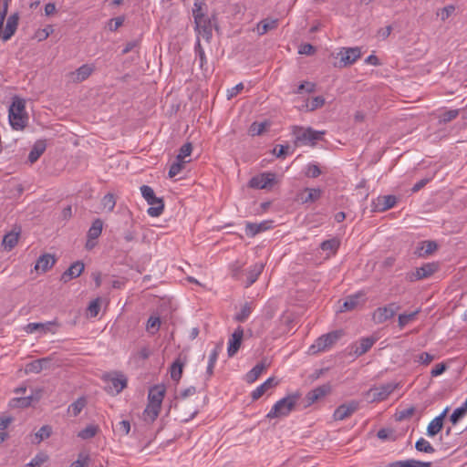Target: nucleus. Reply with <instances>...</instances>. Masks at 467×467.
I'll list each match as a JSON object with an SVG mask.
<instances>
[{"instance_id":"obj_1","label":"nucleus","mask_w":467,"mask_h":467,"mask_svg":"<svg viewBox=\"0 0 467 467\" xmlns=\"http://www.w3.org/2000/svg\"><path fill=\"white\" fill-rule=\"evenodd\" d=\"M8 119L14 130H23L28 123V114L26 111V100L14 96L8 109Z\"/></svg>"},{"instance_id":"obj_2","label":"nucleus","mask_w":467,"mask_h":467,"mask_svg":"<svg viewBox=\"0 0 467 467\" xmlns=\"http://www.w3.org/2000/svg\"><path fill=\"white\" fill-rule=\"evenodd\" d=\"M301 398V393L296 391L288 394L285 398L275 403L271 410L267 413V419H276L288 416L295 409Z\"/></svg>"},{"instance_id":"obj_3","label":"nucleus","mask_w":467,"mask_h":467,"mask_svg":"<svg viewBox=\"0 0 467 467\" xmlns=\"http://www.w3.org/2000/svg\"><path fill=\"white\" fill-rule=\"evenodd\" d=\"M342 330H335L319 337L309 348L312 354L329 349L343 336Z\"/></svg>"},{"instance_id":"obj_4","label":"nucleus","mask_w":467,"mask_h":467,"mask_svg":"<svg viewBox=\"0 0 467 467\" xmlns=\"http://www.w3.org/2000/svg\"><path fill=\"white\" fill-rule=\"evenodd\" d=\"M400 308V306L397 303H390L382 307H378L372 315V320L376 324H382L392 318Z\"/></svg>"},{"instance_id":"obj_5","label":"nucleus","mask_w":467,"mask_h":467,"mask_svg":"<svg viewBox=\"0 0 467 467\" xmlns=\"http://www.w3.org/2000/svg\"><path fill=\"white\" fill-rule=\"evenodd\" d=\"M358 409L359 401L351 400L338 406L333 413V418L335 420H344L352 416Z\"/></svg>"},{"instance_id":"obj_6","label":"nucleus","mask_w":467,"mask_h":467,"mask_svg":"<svg viewBox=\"0 0 467 467\" xmlns=\"http://www.w3.org/2000/svg\"><path fill=\"white\" fill-rule=\"evenodd\" d=\"M398 387V383L389 382L377 388L369 389L368 394L372 396L373 401L386 400Z\"/></svg>"},{"instance_id":"obj_7","label":"nucleus","mask_w":467,"mask_h":467,"mask_svg":"<svg viewBox=\"0 0 467 467\" xmlns=\"http://www.w3.org/2000/svg\"><path fill=\"white\" fill-rule=\"evenodd\" d=\"M299 133L296 134V140L304 144L315 145L316 141L320 140L325 134L324 131H317L311 128H299Z\"/></svg>"},{"instance_id":"obj_8","label":"nucleus","mask_w":467,"mask_h":467,"mask_svg":"<svg viewBox=\"0 0 467 467\" xmlns=\"http://www.w3.org/2000/svg\"><path fill=\"white\" fill-rule=\"evenodd\" d=\"M331 390L329 385H322L312 390H310L305 397V405L304 407H309L320 399L324 398L327 395Z\"/></svg>"},{"instance_id":"obj_9","label":"nucleus","mask_w":467,"mask_h":467,"mask_svg":"<svg viewBox=\"0 0 467 467\" xmlns=\"http://www.w3.org/2000/svg\"><path fill=\"white\" fill-rule=\"evenodd\" d=\"M338 56L344 66H348L355 63L360 57L361 51L359 47H342L338 52Z\"/></svg>"},{"instance_id":"obj_10","label":"nucleus","mask_w":467,"mask_h":467,"mask_svg":"<svg viewBox=\"0 0 467 467\" xmlns=\"http://www.w3.org/2000/svg\"><path fill=\"white\" fill-rule=\"evenodd\" d=\"M244 337V329L238 327L232 334L228 342L227 353L230 358L234 357L239 350Z\"/></svg>"},{"instance_id":"obj_11","label":"nucleus","mask_w":467,"mask_h":467,"mask_svg":"<svg viewBox=\"0 0 467 467\" xmlns=\"http://www.w3.org/2000/svg\"><path fill=\"white\" fill-rule=\"evenodd\" d=\"M275 174L270 172L262 173L253 177L249 182V186L254 189H265L273 184Z\"/></svg>"},{"instance_id":"obj_12","label":"nucleus","mask_w":467,"mask_h":467,"mask_svg":"<svg viewBox=\"0 0 467 467\" xmlns=\"http://www.w3.org/2000/svg\"><path fill=\"white\" fill-rule=\"evenodd\" d=\"M19 22V14L14 13L7 18L6 25L5 30L2 35H0L3 41L9 40L16 33Z\"/></svg>"},{"instance_id":"obj_13","label":"nucleus","mask_w":467,"mask_h":467,"mask_svg":"<svg viewBox=\"0 0 467 467\" xmlns=\"http://www.w3.org/2000/svg\"><path fill=\"white\" fill-rule=\"evenodd\" d=\"M106 381L108 382L106 389L111 393H119L127 386V379L123 375L119 377L108 376Z\"/></svg>"},{"instance_id":"obj_14","label":"nucleus","mask_w":467,"mask_h":467,"mask_svg":"<svg viewBox=\"0 0 467 467\" xmlns=\"http://www.w3.org/2000/svg\"><path fill=\"white\" fill-rule=\"evenodd\" d=\"M94 71V67L90 65L85 64L79 67L74 72H70L68 77L72 82L80 83L86 80Z\"/></svg>"},{"instance_id":"obj_15","label":"nucleus","mask_w":467,"mask_h":467,"mask_svg":"<svg viewBox=\"0 0 467 467\" xmlns=\"http://www.w3.org/2000/svg\"><path fill=\"white\" fill-rule=\"evenodd\" d=\"M85 265L81 261L73 263L61 275V280L64 283L70 281L73 278L78 277L84 271Z\"/></svg>"},{"instance_id":"obj_16","label":"nucleus","mask_w":467,"mask_h":467,"mask_svg":"<svg viewBox=\"0 0 467 467\" xmlns=\"http://www.w3.org/2000/svg\"><path fill=\"white\" fill-rule=\"evenodd\" d=\"M194 22L199 36H201L206 41H209L213 36L212 24L210 19H208L207 17H203L199 18V20H196Z\"/></svg>"},{"instance_id":"obj_17","label":"nucleus","mask_w":467,"mask_h":467,"mask_svg":"<svg viewBox=\"0 0 467 467\" xmlns=\"http://www.w3.org/2000/svg\"><path fill=\"white\" fill-rule=\"evenodd\" d=\"M21 234V227L20 226H15L12 231L5 234L3 238V245L5 250H12L17 244L19 236Z\"/></svg>"},{"instance_id":"obj_18","label":"nucleus","mask_w":467,"mask_h":467,"mask_svg":"<svg viewBox=\"0 0 467 467\" xmlns=\"http://www.w3.org/2000/svg\"><path fill=\"white\" fill-rule=\"evenodd\" d=\"M364 296L365 294L363 292H358L348 296L343 303V306L340 307V312L356 309L360 305L361 300L364 301Z\"/></svg>"},{"instance_id":"obj_19","label":"nucleus","mask_w":467,"mask_h":467,"mask_svg":"<svg viewBox=\"0 0 467 467\" xmlns=\"http://www.w3.org/2000/svg\"><path fill=\"white\" fill-rule=\"evenodd\" d=\"M448 409H445L439 416L434 418L427 427V435L433 437L438 434L443 427V420L446 416Z\"/></svg>"},{"instance_id":"obj_20","label":"nucleus","mask_w":467,"mask_h":467,"mask_svg":"<svg viewBox=\"0 0 467 467\" xmlns=\"http://www.w3.org/2000/svg\"><path fill=\"white\" fill-rule=\"evenodd\" d=\"M265 268V265L263 263H256L252 265L249 270L246 272V281L244 284V287L251 286L254 283L256 282L259 275L262 274Z\"/></svg>"},{"instance_id":"obj_21","label":"nucleus","mask_w":467,"mask_h":467,"mask_svg":"<svg viewBox=\"0 0 467 467\" xmlns=\"http://www.w3.org/2000/svg\"><path fill=\"white\" fill-rule=\"evenodd\" d=\"M438 248L434 241H423L419 243L414 254L419 257H426L434 253Z\"/></svg>"},{"instance_id":"obj_22","label":"nucleus","mask_w":467,"mask_h":467,"mask_svg":"<svg viewBox=\"0 0 467 467\" xmlns=\"http://www.w3.org/2000/svg\"><path fill=\"white\" fill-rule=\"evenodd\" d=\"M165 395V387L163 385H155L149 390L148 400L150 403L161 405Z\"/></svg>"},{"instance_id":"obj_23","label":"nucleus","mask_w":467,"mask_h":467,"mask_svg":"<svg viewBox=\"0 0 467 467\" xmlns=\"http://www.w3.org/2000/svg\"><path fill=\"white\" fill-rule=\"evenodd\" d=\"M56 263V258L50 254H42L36 261L35 265L36 271H41L43 273L50 269Z\"/></svg>"},{"instance_id":"obj_24","label":"nucleus","mask_w":467,"mask_h":467,"mask_svg":"<svg viewBox=\"0 0 467 467\" xmlns=\"http://www.w3.org/2000/svg\"><path fill=\"white\" fill-rule=\"evenodd\" d=\"M396 202L397 198L394 195L379 196L375 202V209L379 212H384L394 207Z\"/></svg>"},{"instance_id":"obj_25","label":"nucleus","mask_w":467,"mask_h":467,"mask_svg":"<svg viewBox=\"0 0 467 467\" xmlns=\"http://www.w3.org/2000/svg\"><path fill=\"white\" fill-rule=\"evenodd\" d=\"M271 227V222L265 221L260 223H247L245 225V234L247 236L254 237L257 234L264 232Z\"/></svg>"},{"instance_id":"obj_26","label":"nucleus","mask_w":467,"mask_h":467,"mask_svg":"<svg viewBox=\"0 0 467 467\" xmlns=\"http://www.w3.org/2000/svg\"><path fill=\"white\" fill-rule=\"evenodd\" d=\"M148 204L150 207L148 209L147 213L151 217H159L164 210V202L161 198H158L153 196L152 200L147 201Z\"/></svg>"},{"instance_id":"obj_27","label":"nucleus","mask_w":467,"mask_h":467,"mask_svg":"<svg viewBox=\"0 0 467 467\" xmlns=\"http://www.w3.org/2000/svg\"><path fill=\"white\" fill-rule=\"evenodd\" d=\"M47 149V144L45 140H37L33 145L29 154H28V161L33 164L35 163L40 156L45 152Z\"/></svg>"},{"instance_id":"obj_28","label":"nucleus","mask_w":467,"mask_h":467,"mask_svg":"<svg viewBox=\"0 0 467 467\" xmlns=\"http://www.w3.org/2000/svg\"><path fill=\"white\" fill-rule=\"evenodd\" d=\"M438 270V265L428 263L416 269L415 277L417 280L424 279L433 275Z\"/></svg>"},{"instance_id":"obj_29","label":"nucleus","mask_w":467,"mask_h":467,"mask_svg":"<svg viewBox=\"0 0 467 467\" xmlns=\"http://www.w3.org/2000/svg\"><path fill=\"white\" fill-rule=\"evenodd\" d=\"M277 384V381L275 378H269L266 379L263 384L258 386L253 392H252V399L254 400H258L261 398L269 389H272Z\"/></svg>"},{"instance_id":"obj_30","label":"nucleus","mask_w":467,"mask_h":467,"mask_svg":"<svg viewBox=\"0 0 467 467\" xmlns=\"http://www.w3.org/2000/svg\"><path fill=\"white\" fill-rule=\"evenodd\" d=\"M222 349H223V342H220L215 345L214 348L213 349V351L211 352V354L209 356V361H208V366H207V370H206V373L209 377H211L213 374V368H214V366L218 359V356H219L220 352L222 351Z\"/></svg>"},{"instance_id":"obj_31","label":"nucleus","mask_w":467,"mask_h":467,"mask_svg":"<svg viewBox=\"0 0 467 467\" xmlns=\"http://www.w3.org/2000/svg\"><path fill=\"white\" fill-rule=\"evenodd\" d=\"M375 343L373 337H363L360 339L359 344L353 347V352L357 356H361L368 352Z\"/></svg>"},{"instance_id":"obj_32","label":"nucleus","mask_w":467,"mask_h":467,"mask_svg":"<svg viewBox=\"0 0 467 467\" xmlns=\"http://www.w3.org/2000/svg\"><path fill=\"white\" fill-rule=\"evenodd\" d=\"M161 407V405L148 402V405L143 411L144 420L148 422H153L159 416Z\"/></svg>"},{"instance_id":"obj_33","label":"nucleus","mask_w":467,"mask_h":467,"mask_svg":"<svg viewBox=\"0 0 467 467\" xmlns=\"http://www.w3.org/2000/svg\"><path fill=\"white\" fill-rule=\"evenodd\" d=\"M185 362L179 357L171 366L170 372L171 378L174 381H179L182 376L183 367Z\"/></svg>"},{"instance_id":"obj_34","label":"nucleus","mask_w":467,"mask_h":467,"mask_svg":"<svg viewBox=\"0 0 467 467\" xmlns=\"http://www.w3.org/2000/svg\"><path fill=\"white\" fill-rule=\"evenodd\" d=\"M431 462H420L417 460H406V461H398L392 462L390 467H431Z\"/></svg>"},{"instance_id":"obj_35","label":"nucleus","mask_w":467,"mask_h":467,"mask_svg":"<svg viewBox=\"0 0 467 467\" xmlns=\"http://www.w3.org/2000/svg\"><path fill=\"white\" fill-rule=\"evenodd\" d=\"M266 365L263 362L256 364L245 376V379L248 383L254 382L262 372L265 369Z\"/></svg>"},{"instance_id":"obj_36","label":"nucleus","mask_w":467,"mask_h":467,"mask_svg":"<svg viewBox=\"0 0 467 467\" xmlns=\"http://www.w3.org/2000/svg\"><path fill=\"white\" fill-rule=\"evenodd\" d=\"M47 363H48L47 358H40V359L34 360L26 365V372L40 373Z\"/></svg>"},{"instance_id":"obj_37","label":"nucleus","mask_w":467,"mask_h":467,"mask_svg":"<svg viewBox=\"0 0 467 467\" xmlns=\"http://www.w3.org/2000/svg\"><path fill=\"white\" fill-rule=\"evenodd\" d=\"M102 228L103 222L100 219H96L88 229L87 237L89 239H98L102 233Z\"/></svg>"},{"instance_id":"obj_38","label":"nucleus","mask_w":467,"mask_h":467,"mask_svg":"<svg viewBox=\"0 0 467 467\" xmlns=\"http://www.w3.org/2000/svg\"><path fill=\"white\" fill-rule=\"evenodd\" d=\"M340 245V241L337 238H331L321 243L320 248L323 251L336 254Z\"/></svg>"},{"instance_id":"obj_39","label":"nucleus","mask_w":467,"mask_h":467,"mask_svg":"<svg viewBox=\"0 0 467 467\" xmlns=\"http://www.w3.org/2000/svg\"><path fill=\"white\" fill-rule=\"evenodd\" d=\"M253 311L252 303H245L242 307L239 313L234 316V320L238 322H244L249 317Z\"/></svg>"},{"instance_id":"obj_40","label":"nucleus","mask_w":467,"mask_h":467,"mask_svg":"<svg viewBox=\"0 0 467 467\" xmlns=\"http://www.w3.org/2000/svg\"><path fill=\"white\" fill-rule=\"evenodd\" d=\"M54 322H47V323H29L26 330L27 333H34L36 330H43L44 332L50 331V327L54 326Z\"/></svg>"},{"instance_id":"obj_41","label":"nucleus","mask_w":467,"mask_h":467,"mask_svg":"<svg viewBox=\"0 0 467 467\" xmlns=\"http://www.w3.org/2000/svg\"><path fill=\"white\" fill-rule=\"evenodd\" d=\"M87 402L85 398H78L76 401L69 405L67 411L72 416H78L86 406Z\"/></svg>"},{"instance_id":"obj_42","label":"nucleus","mask_w":467,"mask_h":467,"mask_svg":"<svg viewBox=\"0 0 467 467\" xmlns=\"http://www.w3.org/2000/svg\"><path fill=\"white\" fill-rule=\"evenodd\" d=\"M161 318L159 317L150 316L146 324V330L148 333L154 335L161 327Z\"/></svg>"},{"instance_id":"obj_43","label":"nucleus","mask_w":467,"mask_h":467,"mask_svg":"<svg viewBox=\"0 0 467 467\" xmlns=\"http://www.w3.org/2000/svg\"><path fill=\"white\" fill-rule=\"evenodd\" d=\"M276 26H277L276 19H273V20L265 19V20H262L257 25V30H258L259 35H265L266 32H268L271 29L275 28Z\"/></svg>"},{"instance_id":"obj_44","label":"nucleus","mask_w":467,"mask_h":467,"mask_svg":"<svg viewBox=\"0 0 467 467\" xmlns=\"http://www.w3.org/2000/svg\"><path fill=\"white\" fill-rule=\"evenodd\" d=\"M116 205V198L112 193H107L101 200V206L103 210L110 213L114 210Z\"/></svg>"},{"instance_id":"obj_45","label":"nucleus","mask_w":467,"mask_h":467,"mask_svg":"<svg viewBox=\"0 0 467 467\" xmlns=\"http://www.w3.org/2000/svg\"><path fill=\"white\" fill-rule=\"evenodd\" d=\"M415 448L418 451L425 453H433L435 451L434 447L425 439L420 438L416 443Z\"/></svg>"},{"instance_id":"obj_46","label":"nucleus","mask_w":467,"mask_h":467,"mask_svg":"<svg viewBox=\"0 0 467 467\" xmlns=\"http://www.w3.org/2000/svg\"><path fill=\"white\" fill-rule=\"evenodd\" d=\"M187 161H183V160H180V159H177L176 158V161L175 162H173L171 167H170V170H169V177L170 178H173L175 177L176 175H178L182 170L184 168L185 164H186Z\"/></svg>"},{"instance_id":"obj_47","label":"nucleus","mask_w":467,"mask_h":467,"mask_svg":"<svg viewBox=\"0 0 467 467\" xmlns=\"http://www.w3.org/2000/svg\"><path fill=\"white\" fill-rule=\"evenodd\" d=\"M52 430L48 425L42 426L38 431L35 434V442L40 443L43 440L49 438L51 435Z\"/></svg>"},{"instance_id":"obj_48","label":"nucleus","mask_w":467,"mask_h":467,"mask_svg":"<svg viewBox=\"0 0 467 467\" xmlns=\"http://www.w3.org/2000/svg\"><path fill=\"white\" fill-rule=\"evenodd\" d=\"M305 192H307V195L304 198V202H315L321 197L322 193L321 190L317 188H306Z\"/></svg>"},{"instance_id":"obj_49","label":"nucleus","mask_w":467,"mask_h":467,"mask_svg":"<svg viewBox=\"0 0 467 467\" xmlns=\"http://www.w3.org/2000/svg\"><path fill=\"white\" fill-rule=\"evenodd\" d=\"M100 310V298L92 300L88 306V316L89 317H96Z\"/></svg>"},{"instance_id":"obj_50","label":"nucleus","mask_w":467,"mask_h":467,"mask_svg":"<svg viewBox=\"0 0 467 467\" xmlns=\"http://www.w3.org/2000/svg\"><path fill=\"white\" fill-rule=\"evenodd\" d=\"M420 310H416L410 314H400L399 316V327L403 328L406 325L415 319Z\"/></svg>"},{"instance_id":"obj_51","label":"nucleus","mask_w":467,"mask_h":467,"mask_svg":"<svg viewBox=\"0 0 467 467\" xmlns=\"http://www.w3.org/2000/svg\"><path fill=\"white\" fill-rule=\"evenodd\" d=\"M48 460V456L46 453H37L26 467H40Z\"/></svg>"},{"instance_id":"obj_52","label":"nucleus","mask_w":467,"mask_h":467,"mask_svg":"<svg viewBox=\"0 0 467 467\" xmlns=\"http://www.w3.org/2000/svg\"><path fill=\"white\" fill-rule=\"evenodd\" d=\"M460 112H461L460 109L447 110L440 116V122L448 123V122L453 120L454 119H456L458 117V115L460 114Z\"/></svg>"},{"instance_id":"obj_53","label":"nucleus","mask_w":467,"mask_h":467,"mask_svg":"<svg viewBox=\"0 0 467 467\" xmlns=\"http://www.w3.org/2000/svg\"><path fill=\"white\" fill-rule=\"evenodd\" d=\"M98 432V427L94 425L87 426L85 429L79 431L78 437L87 440L93 438Z\"/></svg>"},{"instance_id":"obj_54","label":"nucleus","mask_w":467,"mask_h":467,"mask_svg":"<svg viewBox=\"0 0 467 467\" xmlns=\"http://www.w3.org/2000/svg\"><path fill=\"white\" fill-rule=\"evenodd\" d=\"M31 402H32V397L28 396V397L13 399L10 402V405L12 407L26 408L31 405Z\"/></svg>"},{"instance_id":"obj_55","label":"nucleus","mask_w":467,"mask_h":467,"mask_svg":"<svg viewBox=\"0 0 467 467\" xmlns=\"http://www.w3.org/2000/svg\"><path fill=\"white\" fill-rule=\"evenodd\" d=\"M325 104V99L322 96L313 98L309 103H306V107L307 110L313 111L321 108Z\"/></svg>"},{"instance_id":"obj_56","label":"nucleus","mask_w":467,"mask_h":467,"mask_svg":"<svg viewBox=\"0 0 467 467\" xmlns=\"http://www.w3.org/2000/svg\"><path fill=\"white\" fill-rule=\"evenodd\" d=\"M377 436L379 440H382V441H387V440L395 441L396 440L395 431L391 429H380L378 431Z\"/></svg>"},{"instance_id":"obj_57","label":"nucleus","mask_w":467,"mask_h":467,"mask_svg":"<svg viewBox=\"0 0 467 467\" xmlns=\"http://www.w3.org/2000/svg\"><path fill=\"white\" fill-rule=\"evenodd\" d=\"M265 122H254L249 128V133L252 136L260 135L265 131Z\"/></svg>"},{"instance_id":"obj_58","label":"nucleus","mask_w":467,"mask_h":467,"mask_svg":"<svg viewBox=\"0 0 467 467\" xmlns=\"http://www.w3.org/2000/svg\"><path fill=\"white\" fill-rule=\"evenodd\" d=\"M466 410L462 406L454 410L452 414L450 417V420L453 425L457 424L458 421L464 416L466 413Z\"/></svg>"},{"instance_id":"obj_59","label":"nucleus","mask_w":467,"mask_h":467,"mask_svg":"<svg viewBox=\"0 0 467 467\" xmlns=\"http://www.w3.org/2000/svg\"><path fill=\"white\" fill-rule=\"evenodd\" d=\"M192 150V143L187 142V143L183 144V145L181 147V149H180V150H179V154L177 155V157H176V158H177V159H180V160H183V161H184V159H185L186 157H188V156H190V155H191Z\"/></svg>"},{"instance_id":"obj_60","label":"nucleus","mask_w":467,"mask_h":467,"mask_svg":"<svg viewBox=\"0 0 467 467\" xmlns=\"http://www.w3.org/2000/svg\"><path fill=\"white\" fill-rule=\"evenodd\" d=\"M316 90V84L312 82H303L298 87L297 89L295 91L296 94H301L303 91H306L307 93H312Z\"/></svg>"},{"instance_id":"obj_61","label":"nucleus","mask_w":467,"mask_h":467,"mask_svg":"<svg viewBox=\"0 0 467 467\" xmlns=\"http://www.w3.org/2000/svg\"><path fill=\"white\" fill-rule=\"evenodd\" d=\"M321 174V170L317 164L310 163L306 167V176L317 178Z\"/></svg>"},{"instance_id":"obj_62","label":"nucleus","mask_w":467,"mask_h":467,"mask_svg":"<svg viewBox=\"0 0 467 467\" xmlns=\"http://www.w3.org/2000/svg\"><path fill=\"white\" fill-rule=\"evenodd\" d=\"M432 360L433 356L428 352H422L415 358V361L424 365L430 364Z\"/></svg>"},{"instance_id":"obj_63","label":"nucleus","mask_w":467,"mask_h":467,"mask_svg":"<svg viewBox=\"0 0 467 467\" xmlns=\"http://www.w3.org/2000/svg\"><path fill=\"white\" fill-rule=\"evenodd\" d=\"M140 192H141L142 197L146 201L152 200L153 196H155L153 189L148 185H142L140 187Z\"/></svg>"},{"instance_id":"obj_64","label":"nucleus","mask_w":467,"mask_h":467,"mask_svg":"<svg viewBox=\"0 0 467 467\" xmlns=\"http://www.w3.org/2000/svg\"><path fill=\"white\" fill-rule=\"evenodd\" d=\"M88 462V456H83V454L78 455V459L75 462H73L70 464V467H87Z\"/></svg>"}]
</instances>
